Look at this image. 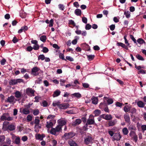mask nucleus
I'll use <instances>...</instances> for the list:
<instances>
[{
  "instance_id": "13",
  "label": "nucleus",
  "mask_w": 146,
  "mask_h": 146,
  "mask_svg": "<svg viewBox=\"0 0 146 146\" xmlns=\"http://www.w3.org/2000/svg\"><path fill=\"white\" fill-rule=\"evenodd\" d=\"M14 97L13 96H11L10 97H8L7 99L5 100V102L9 103H12L14 100Z\"/></svg>"
},
{
  "instance_id": "47",
  "label": "nucleus",
  "mask_w": 146,
  "mask_h": 146,
  "mask_svg": "<svg viewBox=\"0 0 146 146\" xmlns=\"http://www.w3.org/2000/svg\"><path fill=\"white\" fill-rule=\"evenodd\" d=\"M130 38L135 43L137 44L136 42V40L135 39L133 36L132 35H130Z\"/></svg>"
},
{
  "instance_id": "57",
  "label": "nucleus",
  "mask_w": 146,
  "mask_h": 146,
  "mask_svg": "<svg viewBox=\"0 0 146 146\" xmlns=\"http://www.w3.org/2000/svg\"><path fill=\"white\" fill-rule=\"evenodd\" d=\"M67 60H69L70 61H74V59L73 58L70 56H67L66 57Z\"/></svg>"
},
{
  "instance_id": "40",
  "label": "nucleus",
  "mask_w": 146,
  "mask_h": 146,
  "mask_svg": "<svg viewBox=\"0 0 146 146\" xmlns=\"http://www.w3.org/2000/svg\"><path fill=\"white\" fill-rule=\"evenodd\" d=\"M130 12L129 11L124 12V14L125 15L126 17L127 18H129L130 16Z\"/></svg>"
},
{
  "instance_id": "25",
  "label": "nucleus",
  "mask_w": 146,
  "mask_h": 146,
  "mask_svg": "<svg viewBox=\"0 0 146 146\" xmlns=\"http://www.w3.org/2000/svg\"><path fill=\"white\" fill-rule=\"evenodd\" d=\"M112 117L111 115L107 114L105 115V119L107 120H110L112 119Z\"/></svg>"
},
{
  "instance_id": "39",
  "label": "nucleus",
  "mask_w": 146,
  "mask_h": 146,
  "mask_svg": "<svg viewBox=\"0 0 146 146\" xmlns=\"http://www.w3.org/2000/svg\"><path fill=\"white\" fill-rule=\"evenodd\" d=\"M45 58V57L44 55L43 54H41L38 57V60H39L41 59L42 60H44Z\"/></svg>"
},
{
  "instance_id": "1",
  "label": "nucleus",
  "mask_w": 146,
  "mask_h": 146,
  "mask_svg": "<svg viewBox=\"0 0 146 146\" xmlns=\"http://www.w3.org/2000/svg\"><path fill=\"white\" fill-rule=\"evenodd\" d=\"M35 92V91L32 88H28L26 90V93L28 95L34 96Z\"/></svg>"
},
{
  "instance_id": "9",
  "label": "nucleus",
  "mask_w": 146,
  "mask_h": 146,
  "mask_svg": "<svg viewBox=\"0 0 146 146\" xmlns=\"http://www.w3.org/2000/svg\"><path fill=\"white\" fill-rule=\"evenodd\" d=\"M124 117L125 122L130 124V120L129 115L127 114H125L124 115Z\"/></svg>"
},
{
  "instance_id": "16",
  "label": "nucleus",
  "mask_w": 146,
  "mask_h": 146,
  "mask_svg": "<svg viewBox=\"0 0 146 146\" xmlns=\"http://www.w3.org/2000/svg\"><path fill=\"white\" fill-rule=\"evenodd\" d=\"M59 125L62 126L65 125L66 122L65 120H58Z\"/></svg>"
},
{
  "instance_id": "63",
  "label": "nucleus",
  "mask_w": 146,
  "mask_h": 146,
  "mask_svg": "<svg viewBox=\"0 0 146 146\" xmlns=\"http://www.w3.org/2000/svg\"><path fill=\"white\" fill-rule=\"evenodd\" d=\"M6 62V60L4 59H3L0 61L1 64V65H3L5 64V62Z\"/></svg>"
},
{
  "instance_id": "37",
  "label": "nucleus",
  "mask_w": 146,
  "mask_h": 146,
  "mask_svg": "<svg viewBox=\"0 0 146 146\" xmlns=\"http://www.w3.org/2000/svg\"><path fill=\"white\" fill-rule=\"evenodd\" d=\"M56 131L55 128H52L50 131V133L53 135H55L56 134Z\"/></svg>"
},
{
  "instance_id": "22",
  "label": "nucleus",
  "mask_w": 146,
  "mask_h": 146,
  "mask_svg": "<svg viewBox=\"0 0 146 146\" xmlns=\"http://www.w3.org/2000/svg\"><path fill=\"white\" fill-rule=\"evenodd\" d=\"M53 22L54 21L52 19H51L50 21V22H49L48 20H47L45 21V22L47 24H48L50 23V24L49 25V27H52L53 26Z\"/></svg>"
},
{
  "instance_id": "24",
  "label": "nucleus",
  "mask_w": 146,
  "mask_h": 146,
  "mask_svg": "<svg viewBox=\"0 0 146 146\" xmlns=\"http://www.w3.org/2000/svg\"><path fill=\"white\" fill-rule=\"evenodd\" d=\"M22 113L25 114H28L30 113V111L28 109L25 108L23 109Z\"/></svg>"
},
{
  "instance_id": "48",
  "label": "nucleus",
  "mask_w": 146,
  "mask_h": 146,
  "mask_svg": "<svg viewBox=\"0 0 146 146\" xmlns=\"http://www.w3.org/2000/svg\"><path fill=\"white\" fill-rule=\"evenodd\" d=\"M33 49L35 50H38L39 49V46L38 44L34 45L33 47Z\"/></svg>"
},
{
  "instance_id": "53",
  "label": "nucleus",
  "mask_w": 146,
  "mask_h": 146,
  "mask_svg": "<svg viewBox=\"0 0 146 146\" xmlns=\"http://www.w3.org/2000/svg\"><path fill=\"white\" fill-rule=\"evenodd\" d=\"M55 129L57 132H58L61 129V126L58 125L57 126Z\"/></svg>"
},
{
  "instance_id": "49",
  "label": "nucleus",
  "mask_w": 146,
  "mask_h": 146,
  "mask_svg": "<svg viewBox=\"0 0 146 146\" xmlns=\"http://www.w3.org/2000/svg\"><path fill=\"white\" fill-rule=\"evenodd\" d=\"M92 27V26L90 24H87L85 27V29L86 30H89Z\"/></svg>"
},
{
  "instance_id": "6",
  "label": "nucleus",
  "mask_w": 146,
  "mask_h": 146,
  "mask_svg": "<svg viewBox=\"0 0 146 146\" xmlns=\"http://www.w3.org/2000/svg\"><path fill=\"white\" fill-rule=\"evenodd\" d=\"M82 122L81 119H78L76 120L75 121L73 122L72 125L73 126H76L78 125Z\"/></svg>"
},
{
  "instance_id": "62",
  "label": "nucleus",
  "mask_w": 146,
  "mask_h": 146,
  "mask_svg": "<svg viewBox=\"0 0 146 146\" xmlns=\"http://www.w3.org/2000/svg\"><path fill=\"white\" fill-rule=\"evenodd\" d=\"M82 86L84 88H88L89 86L88 84L86 83H82Z\"/></svg>"
},
{
  "instance_id": "12",
  "label": "nucleus",
  "mask_w": 146,
  "mask_h": 146,
  "mask_svg": "<svg viewBox=\"0 0 146 146\" xmlns=\"http://www.w3.org/2000/svg\"><path fill=\"white\" fill-rule=\"evenodd\" d=\"M117 45L118 46H121L122 48L126 49V50H128V47L124 44L121 42H117Z\"/></svg>"
},
{
  "instance_id": "35",
  "label": "nucleus",
  "mask_w": 146,
  "mask_h": 146,
  "mask_svg": "<svg viewBox=\"0 0 146 146\" xmlns=\"http://www.w3.org/2000/svg\"><path fill=\"white\" fill-rule=\"evenodd\" d=\"M136 129V127L133 125H130L128 127L129 130L131 131L133 130H135Z\"/></svg>"
},
{
  "instance_id": "61",
  "label": "nucleus",
  "mask_w": 146,
  "mask_h": 146,
  "mask_svg": "<svg viewBox=\"0 0 146 146\" xmlns=\"http://www.w3.org/2000/svg\"><path fill=\"white\" fill-rule=\"evenodd\" d=\"M141 127L142 131H144L146 130V125H142L141 126Z\"/></svg>"
},
{
  "instance_id": "18",
  "label": "nucleus",
  "mask_w": 146,
  "mask_h": 146,
  "mask_svg": "<svg viewBox=\"0 0 146 146\" xmlns=\"http://www.w3.org/2000/svg\"><path fill=\"white\" fill-rule=\"evenodd\" d=\"M60 91L58 90H56V91L54 92V94H53V96L54 97H55L59 96L60 93Z\"/></svg>"
},
{
  "instance_id": "14",
  "label": "nucleus",
  "mask_w": 146,
  "mask_h": 146,
  "mask_svg": "<svg viewBox=\"0 0 146 146\" xmlns=\"http://www.w3.org/2000/svg\"><path fill=\"white\" fill-rule=\"evenodd\" d=\"M95 123L94 119H88L86 123L88 125H92L94 124Z\"/></svg>"
},
{
  "instance_id": "23",
  "label": "nucleus",
  "mask_w": 146,
  "mask_h": 146,
  "mask_svg": "<svg viewBox=\"0 0 146 146\" xmlns=\"http://www.w3.org/2000/svg\"><path fill=\"white\" fill-rule=\"evenodd\" d=\"M15 128V126L13 125H9L7 127L8 129L11 131L14 130Z\"/></svg>"
},
{
  "instance_id": "60",
  "label": "nucleus",
  "mask_w": 146,
  "mask_h": 146,
  "mask_svg": "<svg viewBox=\"0 0 146 146\" xmlns=\"http://www.w3.org/2000/svg\"><path fill=\"white\" fill-rule=\"evenodd\" d=\"M108 103L109 104H112L113 102V100L111 99H109L107 100Z\"/></svg>"
},
{
  "instance_id": "64",
  "label": "nucleus",
  "mask_w": 146,
  "mask_h": 146,
  "mask_svg": "<svg viewBox=\"0 0 146 146\" xmlns=\"http://www.w3.org/2000/svg\"><path fill=\"white\" fill-rule=\"evenodd\" d=\"M82 21L84 23L86 24L87 22V18L84 17H82Z\"/></svg>"
},
{
  "instance_id": "59",
  "label": "nucleus",
  "mask_w": 146,
  "mask_h": 146,
  "mask_svg": "<svg viewBox=\"0 0 146 146\" xmlns=\"http://www.w3.org/2000/svg\"><path fill=\"white\" fill-rule=\"evenodd\" d=\"M12 41L14 43H15L18 41V39L16 36H14Z\"/></svg>"
},
{
  "instance_id": "27",
  "label": "nucleus",
  "mask_w": 146,
  "mask_h": 146,
  "mask_svg": "<svg viewBox=\"0 0 146 146\" xmlns=\"http://www.w3.org/2000/svg\"><path fill=\"white\" fill-rule=\"evenodd\" d=\"M88 60L89 61L92 60L95 57L94 55H87Z\"/></svg>"
},
{
  "instance_id": "38",
  "label": "nucleus",
  "mask_w": 146,
  "mask_h": 146,
  "mask_svg": "<svg viewBox=\"0 0 146 146\" xmlns=\"http://www.w3.org/2000/svg\"><path fill=\"white\" fill-rule=\"evenodd\" d=\"M15 96L17 98H19L21 96L20 92L18 91H17L15 93Z\"/></svg>"
},
{
  "instance_id": "32",
  "label": "nucleus",
  "mask_w": 146,
  "mask_h": 146,
  "mask_svg": "<svg viewBox=\"0 0 146 146\" xmlns=\"http://www.w3.org/2000/svg\"><path fill=\"white\" fill-rule=\"evenodd\" d=\"M130 110V107L129 106H125L124 108V111L127 112Z\"/></svg>"
},
{
  "instance_id": "15",
  "label": "nucleus",
  "mask_w": 146,
  "mask_h": 146,
  "mask_svg": "<svg viewBox=\"0 0 146 146\" xmlns=\"http://www.w3.org/2000/svg\"><path fill=\"white\" fill-rule=\"evenodd\" d=\"M137 105L139 107L142 108L144 107L145 104L142 101H139L137 103Z\"/></svg>"
},
{
  "instance_id": "8",
  "label": "nucleus",
  "mask_w": 146,
  "mask_h": 146,
  "mask_svg": "<svg viewBox=\"0 0 146 146\" xmlns=\"http://www.w3.org/2000/svg\"><path fill=\"white\" fill-rule=\"evenodd\" d=\"M92 140V138L91 137L88 136L84 139V142L86 145H88L91 142Z\"/></svg>"
},
{
  "instance_id": "45",
  "label": "nucleus",
  "mask_w": 146,
  "mask_h": 146,
  "mask_svg": "<svg viewBox=\"0 0 146 146\" xmlns=\"http://www.w3.org/2000/svg\"><path fill=\"white\" fill-rule=\"evenodd\" d=\"M58 7L59 9L62 10V11H63L64 9V6L62 4H59L58 5Z\"/></svg>"
},
{
  "instance_id": "58",
  "label": "nucleus",
  "mask_w": 146,
  "mask_h": 146,
  "mask_svg": "<svg viewBox=\"0 0 146 146\" xmlns=\"http://www.w3.org/2000/svg\"><path fill=\"white\" fill-rule=\"evenodd\" d=\"M69 24L72 25H74V26H75L76 24H75V23H74V21H73L72 20H69Z\"/></svg>"
},
{
  "instance_id": "20",
  "label": "nucleus",
  "mask_w": 146,
  "mask_h": 146,
  "mask_svg": "<svg viewBox=\"0 0 146 146\" xmlns=\"http://www.w3.org/2000/svg\"><path fill=\"white\" fill-rule=\"evenodd\" d=\"M74 13L75 14L78 16H80L82 14L81 11L80 9H78L75 10Z\"/></svg>"
},
{
  "instance_id": "28",
  "label": "nucleus",
  "mask_w": 146,
  "mask_h": 146,
  "mask_svg": "<svg viewBox=\"0 0 146 146\" xmlns=\"http://www.w3.org/2000/svg\"><path fill=\"white\" fill-rule=\"evenodd\" d=\"M72 95L77 98H80L81 97V95L79 93H75L72 94Z\"/></svg>"
},
{
  "instance_id": "26",
  "label": "nucleus",
  "mask_w": 146,
  "mask_h": 146,
  "mask_svg": "<svg viewBox=\"0 0 146 146\" xmlns=\"http://www.w3.org/2000/svg\"><path fill=\"white\" fill-rule=\"evenodd\" d=\"M95 116H98L101 113V111L99 110H96L94 111Z\"/></svg>"
},
{
  "instance_id": "50",
  "label": "nucleus",
  "mask_w": 146,
  "mask_h": 146,
  "mask_svg": "<svg viewBox=\"0 0 146 146\" xmlns=\"http://www.w3.org/2000/svg\"><path fill=\"white\" fill-rule=\"evenodd\" d=\"M59 57L60 58L62 59V60H64L65 61L66 60V59L64 58V56L63 54L60 53L59 54Z\"/></svg>"
},
{
  "instance_id": "3",
  "label": "nucleus",
  "mask_w": 146,
  "mask_h": 146,
  "mask_svg": "<svg viewBox=\"0 0 146 146\" xmlns=\"http://www.w3.org/2000/svg\"><path fill=\"white\" fill-rule=\"evenodd\" d=\"M69 104L67 103L60 104L59 108L61 109H65L69 107Z\"/></svg>"
},
{
  "instance_id": "46",
  "label": "nucleus",
  "mask_w": 146,
  "mask_h": 146,
  "mask_svg": "<svg viewBox=\"0 0 146 146\" xmlns=\"http://www.w3.org/2000/svg\"><path fill=\"white\" fill-rule=\"evenodd\" d=\"M49 51L48 49L46 47H43L42 50L41 51L43 52L44 53H47Z\"/></svg>"
},
{
  "instance_id": "41",
  "label": "nucleus",
  "mask_w": 146,
  "mask_h": 146,
  "mask_svg": "<svg viewBox=\"0 0 146 146\" xmlns=\"http://www.w3.org/2000/svg\"><path fill=\"white\" fill-rule=\"evenodd\" d=\"M39 113V111L38 110L36 109L34 110L33 111V114L35 115H38Z\"/></svg>"
},
{
  "instance_id": "21",
  "label": "nucleus",
  "mask_w": 146,
  "mask_h": 146,
  "mask_svg": "<svg viewBox=\"0 0 146 146\" xmlns=\"http://www.w3.org/2000/svg\"><path fill=\"white\" fill-rule=\"evenodd\" d=\"M9 83L10 85H13L17 84L16 80H11L9 82Z\"/></svg>"
},
{
  "instance_id": "51",
  "label": "nucleus",
  "mask_w": 146,
  "mask_h": 146,
  "mask_svg": "<svg viewBox=\"0 0 146 146\" xmlns=\"http://www.w3.org/2000/svg\"><path fill=\"white\" fill-rule=\"evenodd\" d=\"M47 124L46 126L48 128H50L53 125V123L52 122H50L48 123V122H47Z\"/></svg>"
},
{
  "instance_id": "52",
  "label": "nucleus",
  "mask_w": 146,
  "mask_h": 146,
  "mask_svg": "<svg viewBox=\"0 0 146 146\" xmlns=\"http://www.w3.org/2000/svg\"><path fill=\"white\" fill-rule=\"evenodd\" d=\"M42 105L44 107H46L48 106V103L46 101H44L42 102Z\"/></svg>"
},
{
  "instance_id": "56",
  "label": "nucleus",
  "mask_w": 146,
  "mask_h": 146,
  "mask_svg": "<svg viewBox=\"0 0 146 146\" xmlns=\"http://www.w3.org/2000/svg\"><path fill=\"white\" fill-rule=\"evenodd\" d=\"M136 111V110L135 108H133L130 110V113L132 114L135 113Z\"/></svg>"
},
{
  "instance_id": "43",
  "label": "nucleus",
  "mask_w": 146,
  "mask_h": 146,
  "mask_svg": "<svg viewBox=\"0 0 146 146\" xmlns=\"http://www.w3.org/2000/svg\"><path fill=\"white\" fill-rule=\"evenodd\" d=\"M60 104V102H53L52 104V105L54 107L56 106H57L58 108H59V106Z\"/></svg>"
},
{
  "instance_id": "11",
  "label": "nucleus",
  "mask_w": 146,
  "mask_h": 146,
  "mask_svg": "<svg viewBox=\"0 0 146 146\" xmlns=\"http://www.w3.org/2000/svg\"><path fill=\"white\" fill-rule=\"evenodd\" d=\"M68 143L70 146H78L77 144L72 139L69 140L68 141Z\"/></svg>"
},
{
  "instance_id": "31",
  "label": "nucleus",
  "mask_w": 146,
  "mask_h": 146,
  "mask_svg": "<svg viewBox=\"0 0 146 146\" xmlns=\"http://www.w3.org/2000/svg\"><path fill=\"white\" fill-rule=\"evenodd\" d=\"M136 57L139 60L143 61L144 60V58L140 54H137L136 55Z\"/></svg>"
},
{
  "instance_id": "7",
  "label": "nucleus",
  "mask_w": 146,
  "mask_h": 146,
  "mask_svg": "<svg viewBox=\"0 0 146 146\" xmlns=\"http://www.w3.org/2000/svg\"><path fill=\"white\" fill-rule=\"evenodd\" d=\"M45 137V135L44 134H42L41 135L38 134H36L35 135L36 138V139L40 140H42L43 138Z\"/></svg>"
},
{
  "instance_id": "55",
  "label": "nucleus",
  "mask_w": 146,
  "mask_h": 146,
  "mask_svg": "<svg viewBox=\"0 0 146 146\" xmlns=\"http://www.w3.org/2000/svg\"><path fill=\"white\" fill-rule=\"evenodd\" d=\"M32 117L30 115H28L27 116V120L29 121H31L32 120Z\"/></svg>"
},
{
  "instance_id": "36",
  "label": "nucleus",
  "mask_w": 146,
  "mask_h": 146,
  "mask_svg": "<svg viewBox=\"0 0 146 146\" xmlns=\"http://www.w3.org/2000/svg\"><path fill=\"white\" fill-rule=\"evenodd\" d=\"M116 122L114 121H111L109 122L108 125L109 126H112L115 125Z\"/></svg>"
},
{
  "instance_id": "44",
  "label": "nucleus",
  "mask_w": 146,
  "mask_h": 146,
  "mask_svg": "<svg viewBox=\"0 0 146 146\" xmlns=\"http://www.w3.org/2000/svg\"><path fill=\"white\" fill-rule=\"evenodd\" d=\"M76 38H76L74 40H73L72 42V43L73 44L75 45L77 44V39H79V37L78 36H76Z\"/></svg>"
},
{
  "instance_id": "30",
  "label": "nucleus",
  "mask_w": 146,
  "mask_h": 146,
  "mask_svg": "<svg viewBox=\"0 0 146 146\" xmlns=\"http://www.w3.org/2000/svg\"><path fill=\"white\" fill-rule=\"evenodd\" d=\"M137 42L140 44H142L143 43H145V41L141 38H139L137 39Z\"/></svg>"
},
{
  "instance_id": "33",
  "label": "nucleus",
  "mask_w": 146,
  "mask_h": 146,
  "mask_svg": "<svg viewBox=\"0 0 146 146\" xmlns=\"http://www.w3.org/2000/svg\"><path fill=\"white\" fill-rule=\"evenodd\" d=\"M122 131L123 134L125 135H127L128 133V130L127 128L126 127L123 128V129Z\"/></svg>"
},
{
  "instance_id": "5",
  "label": "nucleus",
  "mask_w": 146,
  "mask_h": 146,
  "mask_svg": "<svg viewBox=\"0 0 146 146\" xmlns=\"http://www.w3.org/2000/svg\"><path fill=\"white\" fill-rule=\"evenodd\" d=\"M40 120L38 119H37L36 118L35 119L34 123L35 124V131L36 133H38L39 131V130L38 129V125L39 124L40 122Z\"/></svg>"
},
{
  "instance_id": "19",
  "label": "nucleus",
  "mask_w": 146,
  "mask_h": 146,
  "mask_svg": "<svg viewBox=\"0 0 146 146\" xmlns=\"http://www.w3.org/2000/svg\"><path fill=\"white\" fill-rule=\"evenodd\" d=\"M5 139V137L3 135L0 136V145H1L4 143V141Z\"/></svg>"
},
{
  "instance_id": "17",
  "label": "nucleus",
  "mask_w": 146,
  "mask_h": 146,
  "mask_svg": "<svg viewBox=\"0 0 146 146\" xmlns=\"http://www.w3.org/2000/svg\"><path fill=\"white\" fill-rule=\"evenodd\" d=\"M92 103L94 104H97L98 102V100L97 97H92Z\"/></svg>"
},
{
  "instance_id": "42",
  "label": "nucleus",
  "mask_w": 146,
  "mask_h": 146,
  "mask_svg": "<svg viewBox=\"0 0 146 146\" xmlns=\"http://www.w3.org/2000/svg\"><path fill=\"white\" fill-rule=\"evenodd\" d=\"M20 139L19 137L16 138L15 140V143L16 144H19L20 143Z\"/></svg>"
},
{
  "instance_id": "4",
  "label": "nucleus",
  "mask_w": 146,
  "mask_h": 146,
  "mask_svg": "<svg viewBox=\"0 0 146 146\" xmlns=\"http://www.w3.org/2000/svg\"><path fill=\"white\" fill-rule=\"evenodd\" d=\"M121 137L119 133H115L113 137H112L113 140H116L119 141L120 140Z\"/></svg>"
},
{
  "instance_id": "29",
  "label": "nucleus",
  "mask_w": 146,
  "mask_h": 146,
  "mask_svg": "<svg viewBox=\"0 0 146 146\" xmlns=\"http://www.w3.org/2000/svg\"><path fill=\"white\" fill-rule=\"evenodd\" d=\"M46 36L45 35H42L40 37V40L44 42L46 41Z\"/></svg>"
},
{
  "instance_id": "10",
  "label": "nucleus",
  "mask_w": 146,
  "mask_h": 146,
  "mask_svg": "<svg viewBox=\"0 0 146 146\" xmlns=\"http://www.w3.org/2000/svg\"><path fill=\"white\" fill-rule=\"evenodd\" d=\"M9 115L8 113H4L1 116V119L2 121L6 120L7 117L9 116Z\"/></svg>"
},
{
  "instance_id": "34",
  "label": "nucleus",
  "mask_w": 146,
  "mask_h": 146,
  "mask_svg": "<svg viewBox=\"0 0 146 146\" xmlns=\"http://www.w3.org/2000/svg\"><path fill=\"white\" fill-rule=\"evenodd\" d=\"M40 70L39 68L36 66L33 68L31 70V72H38Z\"/></svg>"
},
{
  "instance_id": "2",
  "label": "nucleus",
  "mask_w": 146,
  "mask_h": 146,
  "mask_svg": "<svg viewBox=\"0 0 146 146\" xmlns=\"http://www.w3.org/2000/svg\"><path fill=\"white\" fill-rule=\"evenodd\" d=\"M75 135V133L73 132H70L68 133H65L63 136L67 139H70L73 137Z\"/></svg>"
},
{
  "instance_id": "54",
  "label": "nucleus",
  "mask_w": 146,
  "mask_h": 146,
  "mask_svg": "<svg viewBox=\"0 0 146 146\" xmlns=\"http://www.w3.org/2000/svg\"><path fill=\"white\" fill-rule=\"evenodd\" d=\"M88 125L86 123V124L83 126L82 127V129L84 131H86L88 129Z\"/></svg>"
}]
</instances>
